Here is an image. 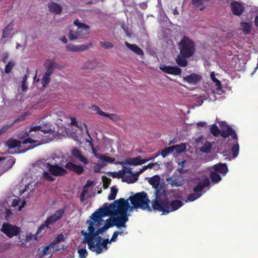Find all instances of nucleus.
Segmentation results:
<instances>
[{"instance_id":"nucleus-1","label":"nucleus","mask_w":258,"mask_h":258,"mask_svg":"<svg viewBox=\"0 0 258 258\" xmlns=\"http://www.w3.org/2000/svg\"><path fill=\"white\" fill-rule=\"evenodd\" d=\"M117 200L108 207L100 208L94 212L87 220L88 227L87 231H81L84 236V242L87 243L91 250L100 254L106 251L108 239L102 240L100 235L107 230L109 227L116 226L118 228H125L130 214H126L127 204Z\"/></svg>"},{"instance_id":"nucleus-2","label":"nucleus","mask_w":258,"mask_h":258,"mask_svg":"<svg viewBox=\"0 0 258 258\" xmlns=\"http://www.w3.org/2000/svg\"><path fill=\"white\" fill-rule=\"evenodd\" d=\"M40 131L44 134H47L51 132V130L49 127L43 128V127L40 125L33 126L29 129L28 132L18 134V138L23 140L22 142L17 140L10 139L6 142L5 146L9 149H13L17 147L22 148L24 147L25 149H22L19 152L25 153L42 143L40 139H42L43 136L40 133Z\"/></svg>"},{"instance_id":"nucleus-3","label":"nucleus","mask_w":258,"mask_h":258,"mask_svg":"<svg viewBox=\"0 0 258 258\" xmlns=\"http://www.w3.org/2000/svg\"><path fill=\"white\" fill-rule=\"evenodd\" d=\"M41 167L45 168L47 171H44L43 177L50 181L54 180L52 175L62 176L67 173L66 169L75 172L78 174L82 173L84 171L83 167L75 164L71 162H67L62 158L58 157L49 158L41 163Z\"/></svg>"},{"instance_id":"nucleus-4","label":"nucleus","mask_w":258,"mask_h":258,"mask_svg":"<svg viewBox=\"0 0 258 258\" xmlns=\"http://www.w3.org/2000/svg\"><path fill=\"white\" fill-rule=\"evenodd\" d=\"M182 205V203L179 200L173 201L169 204L164 194L155 199L152 204L154 210L162 212L163 214H167L169 212L174 211Z\"/></svg>"},{"instance_id":"nucleus-5","label":"nucleus","mask_w":258,"mask_h":258,"mask_svg":"<svg viewBox=\"0 0 258 258\" xmlns=\"http://www.w3.org/2000/svg\"><path fill=\"white\" fill-rule=\"evenodd\" d=\"M119 200H122L121 202L127 204L128 208L126 214H128L127 213L128 211H132L135 209L140 208L144 210L151 211L149 206L150 200L147 194L144 191L137 193L134 196L129 198L128 200L131 201L132 206L130 205L127 200L125 201L123 199H120Z\"/></svg>"},{"instance_id":"nucleus-6","label":"nucleus","mask_w":258,"mask_h":258,"mask_svg":"<svg viewBox=\"0 0 258 258\" xmlns=\"http://www.w3.org/2000/svg\"><path fill=\"white\" fill-rule=\"evenodd\" d=\"M151 159H152V158L143 159L141 156H138L135 158H128L123 161L115 162V164H118L122 165L123 167L122 169L117 172H110L108 174L109 176L113 178H121L122 179L123 174H124L125 165L137 166L142 165Z\"/></svg>"},{"instance_id":"nucleus-7","label":"nucleus","mask_w":258,"mask_h":258,"mask_svg":"<svg viewBox=\"0 0 258 258\" xmlns=\"http://www.w3.org/2000/svg\"><path fill=\"white\" fill-rule=\"evenodd\" d=\"M197 180L199 182L198 185L194 188V192L190 194L185 200V202L188 201L192 202L199 198L202 194L201 192L203 189L208 186L210 184V180L207 175H205L202 173L197 176Z\"/></svg>"},{"instance_id":"nucleus-8","label":"nucleus","mask_w":258,"mask_h":258,"mask_svg":"<svg viewBox=\"0 0 258 258\" xmlns=\"http://www.w3.org/2000/svg\"><path fill=\"white\" fill-rule=\"evenodd\" d=\"M74 24L78 28L76 31L71 30L69 33V38L71 41L86 38L88 35L89 26L84 23H81L78 19L74 21Z\"/></svg>"},{"instance_id":"nucleus-9","label":"nucleus","mask_w":258,"mask_h":258,"mask_svg":"<svg viewBox=\"0 0 258 258\" xmlns=\"http://www.w3.org/2000/svg\"><path fill=\"white\" fill-rule=\"evenodd\" d=\"M181 55L186 57H191L195 52L194 42L189 38L183 37L178 44Z\"/></svg>"},{"instance_id":"nucleus-10","label":"nucleus","mask_w":258,"mask_h":258,"mask_svg":"<svg viewBox=\"0 0 258 258\" xmlns=\"http://www.w3.org/2000/svg\"><path fill=\"white\" fill-rule=\"evenodd\" d=\"M220 125L225 126L226 129H222L220 131L216 124H213L210 127V132L214 136H218L220 135L222 137L226 138L231 136L232 138L237 140V136L234 130L231 127L226 125L225 122H221Z\"/></svg>"},{"instance_id":"nucleus-11","label":"nucleus","mask_w":258,"mask_h":258,"mask_svg":"<svg viewBox=\"0 0 258 258\" xmlns=\"http://www.w3.org/2000/svg\"><path fill=\"white\" fill-rule=\"evenodd\" d=\"M64 213V209H60L56 211L50 216H48L44 223L39 227L37 233L41 232L42 230L44 229L45 227L48 228L50 225L60 220L63 216Z\"/></svg>"},{"instance_id":"nucleus-12","label":"nucleus","mask_w":258,"mask_h":258,"mask_svg":"<svg viewBox=\"0 0 258 258\" xmlns=\"http://www.w3.org/2000/svg\"><path fill=\"white\" fill-rule=\"evenodd\" d=\"M132 168L129 167L128 165L124 166V174L123 176L122 181L127 183H133L136 182L141 173L139 171L133 172Z\"/></svg>"},{"instance_id":"nucleus-13","label":"nucleus","mask_w":258,"mask_h":258,"mask_svg":"<svg viewBox=\"0 0 258 258\" xmlns=\"http://www.w3.org/2000/svg\"><path fill=\"white\" fill-rule=\"evenodd\" d=\"M182 169H179L176 171L171 177L166 178V182L172 186L178 187L184 183L183 177L181 175Z\"/></svg>"},{"instance_id":"nucleus-14","label":"nucleus","mask_w":258,"mask_h":258,"mask_svg":"<svg viewBox=\"0 0 258 258\" xmlns=\"http://www.w3.org/2000/svg\"><path fill=\"white\" fill-rule=\"evenodd\" d=\"M149 183L152 185L153 187L155 188L156 198L155 199H157L158 197H160L163 194H159L160 190L163 187L164 182L161 180L159 175H156L152 177H148L147 178Z\"/></svg>"},{"instance_id":"nucleus-15","label":"nucleus","mask_w":258,"mask_h":258,"mask_svg":"<svg viewBox=\"0 0 258 258\" xmlns=\"http://www.w3.org/2000/svg\"><path fill=\"white\" fill-rule=\"evenodd\" d=\"M246 5L242 2L232 1L230 4V8L232 14L236 16H240L244 13Z\"/></svg>"},{"instance_id":"nucleus-16","label":"nucleus","mask_w":258,"mask_h":258,"mask_svg":"<svg viewBox=\"0 0 258 258\" xmlns=\"http://www.w3.org/2000/svg\"><path fill=\"white\" fill-rule=\"evenodd\" d=\"M33 182V179L30 175L28 174L25 175L19 184L17 185L20 195H21L23 194L28 188L29 185Z\"/></svg>"},{"instance_id":"nucleus-17","label":"nucleus","mask_w":258,"mask_h":258,"mask_svg":"<svg viewBox=\"0 0 258 258\" xmlns=\"http://www.w3.org/2000/svg\"><path fill=\"white\" fill-rule=\"evenodd\" d=\"M2 231L9 237H12L18 234L19 229L15 226L5 223L2 227Z\"/></svg>"},{"instance_id":"nucleus-18","label":"nucleus","mask_w":258,"mask_h":258,"mask_svg":"<svg viewBox=\"0 0 258 258\" xmlns=\"http://www.w3.org/2000/svg\"><path fill=\"white\" fill-rule=\"evenodd\" d=\"M160 69L167 74L174 75H179L181 73V69L177 66L172 67L163 64L160 66Z\"/></svg>"},{"instance_id":"nucleus-19","label":"nucleus","mask_w":258,"mask_h":258,"mask_svg":"<svg viewBox=\"0 0 258 258\" xmlns=\"http://www.w3.org/2000/svg\"><path fill=\"white\" fill-rule=\"evenodd\" d=\"M202 79L200 75L197 74H191L183 78V80L189 84L196 85Z\"/></svg>"},{"instance_id":"nucleus-20","label":"nucleus","mask_w":258,"mask_h":258,"mask_svg":"<svg viewBox=\"0 0 258 258\" xmlns=\"http://www.w3.org/2000/svg\"><path fill=\"white\" fill-rule=\"evenodd\" d=\"M71 154L74 157L83 164H89L88 159L82 154V152L77 148L74 147L72 148L71 150Z\"/></svg>"},{"instance_id":"nucleus-21","label":"nucleus","mask_w":258,"mask_h":258,"mask_svg":"<svg viewBox=\"0 0 258 258\" xmlns=\"http://www.w3.org/2000/svg\"><path fill=\"white\" fill-rule=\"evenodd\" d=\"M94 156L101 161L100 166L103 167L107 165V163H115V159L104 155L98 154L96 152L94 153Z\"/></svg>"},{"instance_id":"nucleus-22","label":"nucleus","mask_w":258,"mask_h":258,"mask_svg":"<svg viewBox=\"0 0 258 258\" xmlns=\"http://www.w3.org/2000/svg\"><path fill=\"white\" fill-rule=\"evenodd\" d=\"M44 66L46 69L45 72H48L50 74H52L55 68H58L57 64L54 60L51 59H47L44 62Z\"/></svg>"},{"instance_id":"nucleus-23","label":"nucleus","mask_w":258,"mask_h":258,"mask_svg":"<svg viewBox=\"0 0 258 258\" xmlns=\"http://www.w3.org/2000/svg\"><path fill=\"white\" fill-rule=\"evenodd\" d=\"M215 172L220 173L225 175L228 172V168L226 164L219 163L211 167Z\"/></svg>"},{"instance_id":"nucleus-24","label":"nucleus","mask_w":258,"mask_h":258,"mask_svg":"<svg viewBox=\"0 0 258 258\" xmlns=\"http://www.w3.org/2000/svg\"><path fill=\"white\" fill-rule=\"evenodd\" d=\"M12 27L9 25L7 26L3 30L1 42L3 44L6 43V41L4 40V39H11L12 37Z\"/></svg>"},{"instance_id":"nucleus-25","label":"nucleus","mask_w":258,"mask_h":258,"mask_svg":"<svg viewBox=\"0 0 258 258\" xmlns=\"http://www.w3.org/2000/svg\"><path fill=\"white\" fill-rule=\"evenodd\" d=\"M125 45L132 51L139 55H143L144 52L138 45L135 44H130L125 41Z\"/></svg>"},{"instance_id":"nucleus-26","label":"nucleus","mask_w":258,"mask_h":258,"mask_svg":"<svg viewBox=\"0 0 258 258\" xmlns=\"http://www.w3.org/2000/svg\"><path fill=\"white\" fill-rule=\"evenodd\" d=\"M49 10L56 14H58L61 12V7L57 3L50 2L48 4Z\"/></svg>"},{"instance_id":"nucleus-27","label":"nucleus","mask_w":258,"mask_h":258,"mask_svg":"<svg viewBox=\"0 0 258 258\" xmlns=\"http://www.w3.org/2000/svg\"><path fill=\"white\" fill-rule=\"evenodd\" d=\"M102 65L100 61L97 60H93L88 61L85 64V67L89 69H94L96 67H101Z\"/></svg>"},{"instance_id":"nucleus-28","label":"nucleus","mask_w":258,"mask_h":258,"mask_svg":"<svg viewBox=\"0 0 258 258\" xmlns=\"http://www.w3.org/2000/svg\"><path fill=\"white\" fill-rule=\"evenodd\" d=\"M171 147L172 149L173 154H180L184 152L186 149V146L185 144L183 143Z\"/></svg>"},{"instance_id":"nucleus-29","label":"nucleus","mask_w":258,"mask_h":258,"mask_svg":"<svg viewBox=\"0 0 258 258\" xmlns=\"http://www.w3.org/2000/svg\"><path fill=\"white\" fill-rule=\"evenodd\" d=\"M186 57L184 55H181L180 54L178 55L175 58V61L176 63L182 67H185L187 64V61L186 60Z\"/></svg>"},{"instance_id":"nucleus-30","label":"nucleus","mask_w":258,"mask_h":258,"mask_svg":"<svg viewBox=\"0 0 258 258\" xmlns=\"http://www.w3.org/2000/svg\"><path fill=\"white\" fill-rule=\"evenodd\" d=\"M210 177L212 182L214 183H217L221 180L220 175L215 171H213L211 170H210Z\"/></svg>"},{"instance_id":"nucleus-31","label":"nucleus","mask_w":258,"mask_h":258,"mask_svg":"<svg viewBox=\"0 0 258 258\" xmlns=\"http://www.w3.org/2000/svg\"><path fill=\"white\" fill-rule=\"evenodd\" d=\"M210 78L212 81L215 84V86L216 87V89L218 91H220L221 90V83L219 80L217 79L215 76V74L214 72H212L210 74Z\"/></svg>"},{"instance_id":"nucleus-32","label":"nucleus","mask_w":258,"mask_h":258,"mask_svg":"<svg viewBox=\"0 0 258 258\" xmlns=\"http://www.w3.org/2000/svg\"><path fill=\"white\" fill-rule=\"evenodd\" d=\"M242 30L246 34L250 33L251 31V25L247 22H241L240 24Z\"/></svg>"},{"instance_id":"nucleus-33","label":"nucleus","mask_w":258,"mask_h":258,"mask_svg":"<svg viewBox=\"0 0 258 258\" xmlns=\"http://www.w3.org/2000/svg\"><path fill=\"white\" fill-rule=\"evenodd\" d=\"M118 192V188L116 186H113L111 188V192L108 197V199L109 201L113 200L115 199L117 193Z\"/></svg>"},{"instance_id":"nucleus-34","label":"nucleus","mask_w":258,"mask_h":258,"mask_svg":"<svg viewBox=\"0 0 258 258\" xmlns=\"http://www.w3.org/2000/svg\"><path fill=\"white\" fill-rule=\"evenodd\" d=\"M51 75V74H49V73L45 72L44 76H43V78L42 79L41 83L43 85V86L45 87L48 83L50 81V77Z\"/></svg>"},{"instance_id":"nucleus-35","label":"nucleus","mask_w":258,"mask_h":258,"mask_svg":"<svg viewBox=\"0 0 258 258\" xmlns=\"http://www.w3.org/2000/svg\"><path fill=\"white\" fill-rule=\"evenodd\" d=\"M63 241H64V236L63 234H60L50 243V246H53L54 245L59 243L60 242Z\"/></svg>"},{"instance_id":"nucleus-36","label":"nucleus","mask_w":258,"mask_h":258,"mask_svg":"<svg viewBox=\"0 0 258 258\" xmlns=\"http://www.w3.org/2000/svg\"><path fill=\"white\" fill-rule=\"evenodd\" d=\"M103 116L107 117L115 122L118 121L120 119L119 116L117 114L113 113L110 114L105 112V114Z\"/></svg>"},{"instance_id":"nucleus-37","label":"nucleus","mask_w":258,"mask_h":258,"mask_svg":"<svg viewBox=\"0 0 258 258\" xmlns=\"http://www.w3.org/2000/svg\"><path fill=\"white\" fill-rule=\"evenodd\" d=\"M231 150L233 152V157L234 158L236 157L238 155L239 150V144L237 142L233 145Z\"/></svg>"},{"instance_id":"nucleus-38","label":"nucleus","mask_w":258,"mask_h":258,"mask_svg":"<svg viewBox=\"0 0 258 258\" xmlns=\"http://www.w3.org/2000/svg\"><path fill=\"white\" fill-rule=\"evenodd\" d=\"M170 153L173 154L172 149L171 146L165 148L164 149L162 150L160 154L164 158L169 155Z\"/></svg>"},{"instance_id":"nucleus-39","label":"nucleus","mask_w":258,"mask_h":258,"mask_svg":"<svg viewBox=\"0 0 258 258\" xmlns=\"http://www.w3.org/2000/svg\"><path fill=\"white\" fill-rule=\"evenodd\" d=\"M90 109H91L93 111L96 112V113L101 116H103L105 114V112L102 111L100 108L95 105H92L90 107Z\"/></svg>"},{"instance_id":"nucleus-40","label":"nucleus","mask_w":258,"mask_h":258,"mask_svg":"<svg viewBox=\"0 0 258 258\" xmlns=\"http://www.w3.org/2000/svg\"><path fill=\"white\" fill-rule=\"evenodd\" d=\"M14 66L15 62L12 60L10 61L6 66L5 68V73L6 74L10 73Z\"/></svg>"},{"instance_id":"nucleus-41","label":"nucleus","mask_w":258,"mask_h":258,"mask_svg":"<svg viewBox=\"0 0 258 258\" xmlns=\"http://www.w3.org/2000/svg\"><path fill=\"white\" fill-rule=\"evenodd\" d=\"M211 149V144L210 142H207L205 143L204 145L202 147L201 151L204 153H209Z\"/></svg>"},{"instance_id":"nucleus-42","label":"nucleus","mask_w":258,"mask_h":258,"mask_svg":"<svg viewBox=\"0 0 258 258\" xmlns=\"http://www.w3.org/2000/svg\"><path fill=\"white\" fill-rule=\"evenodd\" d=\"M99 45L101 47H103L105 49H111L113 47V44L109 42L100 41L99 42Z\"/></svg>"},{"instance_id":"nucleus-43","label":"nucleus","mask_w":258,"mask_h":258,"mask_svg":"<svg viewBox=\"0 0 258 258\" xmlns=\"http://www.w3.org/2000/svg\"><path fill=\"white\" fill-rule=\"evenodd\" d=\"M78 253L79 254V258H86L88 254L85 248L79 249L78 250Z\"/></svg>"},{"instance_id":"nucleus-44","label":"nucleus","mask_w":258,"mask_h":258,"mask_svg":"<svg viewBox=\"0 0 258 258\" xmlns=\"http://www.w3.org/2000/svg\"><path fill=\"white\" fill-rule=\"evenodd\" d=\"M91 46V44H82V45H78V52L85 51V50H87Z\"/></svg>"},{"instance_id":"nucleus-45","label":"nucleus","mask_w":258,"mask_h":258,"mask_svg":"<svg viewBox=\"0 0 258 258\" xmlns=\"http://www.w3.org/2000/svg\"><path fill=\"white\" fill-rule=\"evenodd\" d=\"M67 50L71 51L78 52V45L68 44L66 46Z\"/></svg>"},{"instance_id":"nucleus-46","label":"nucleus","mask_w":258,"mask_h":258,"mask_svg":"<svg viewBox=\"0 0 258 258\" xmlns=\"http://www.w3.org/2000/svg\"><path fill=\"white\" fill-rule=\"evenodd\" d=\"M71 119V123L77 127L79 128L81 130H83V126L82 125H79L76 120V118L71 117L70 118Z\"/></svg>"},{"instance_id":"nucleus-47","label":"nucleus","mask_w":258,"mask_h":258,"mask_svg":"<svg viewBox=\"0 0 258 258\" xmlns=\"http://www.w3.org/2000/svg\"><path fill=\"white\" fill-rule=\"evenodd\" d=\"M104 188H107L111 183V179L105 176L103 177Z\"/></svg>"},{"instance_id":"nucleus-48","label":"nucleus","mask_w":258,"mask_h":258,"mask_svg":"<svg viewBox=\"0 0 258 258\" xmlns=\"http://www.w3.org/2000/svg\"><path fill=\"white\" fill-rule=\"evenodd\" d=\"M12 125L13 123L4 125L2 128H0V135L6 132L12 126Z\"/></svg>"},{"instance_id":"nucleus-49","label":"nucleus","mask_w":258,"mask_h":258,"mask_svg":"<svg viewBox=\"0 0 258 258\" xmlns=\"http://www.w3.org/2000/svg\"><path fill=\"white\" fill-rule=\"evenodd\" d=\"M15 163V159L11 157L7 161L8 169L11 168Z\"/></svg>"},{"instance_id":"nucleus-50","label":"nucleus","mask_w":258,"mask_h":258,"mask_svg":"<svg viewBox=\"0 0 258 258\" xmlns=\"http://www.w3.org/2000/svg\"><path fill=\"white\" fill-rule=\"evenodd\" d=\"M154 163H150L147 165L144 166L142 168L140 169V172L142 173L144 171L148 169H153L154 167Z\"/></svg>"},{"instance_id":"nucleus-51","label":"nucleus","mask_w":258,"mask_h":258,"mask_svg":"<svg viewBox=\"0 0 258 258\" xmlns=\"http://www.w3.org/2000/svg\"><path fill=\"white\" fill-rule=\"evenodd\" d=\"M118 236V231H115L113 233L110 240V241L108 240V242L106 244V245L108 243H111V242H115V241H116V238H117Z\"/></svg>"},{"instance_id":"nucleus-52","label":"nucleus","mask_w":258,"mask_h":258,"mask_svg":"<svg viewBox=\"0 0 258 258\" xmlns=\"http://www.w3.org/2000/svg\"><path fill=\"white\" fill-rule=\"evenodd\" d=\"M209 0H192V3L194 5H199L203 4L204 2H207Z\"/></svg>"},{"instance_id":"nucleus-53","label":"nucleus","mask_w":258,"mask_h":258,"mask_svg":"<svg viewBox=\"0 0 258 258\" xmlns=\"http://www.w3.org/2000/svg\"><path fill=\"white\" fill-rule=\"evenodd\" d=\"M123 3L126 6H133L134 3L133 0H122Z\"/></svg>"},{"instance_id":"nucleus-54","label":"nucleus","mask_w":258,"mask_h":258,"mask_svg":"<svg viewBox=\"0 0 258 258\" xmlns=\"http://www.w3.org/2000/svg\"><path fill=\"white\" fill-rule=\"evenodd\" d=\"M197 126L198 128L200 127H206L207 126V123L205 121H200L197 123Z\"/></svg>"},{"instance_id":"nucleus-55","label":"nucleus","mask_w":258,"mask_h":258,"mask_svg":"<svg viewBox=\"0 0 258 258\" xmlns=\"http://www.w3.org/2000/svg\"><path fill=\"white\" fill-rule=\"evenodd\" d=\"M20 202V201L17 199H14L12 203V206L15 207L18 206Z\"/></svg>"},{"instance_id":"nucleus-56","label":"nucleus","mask_w":258,"mask_h":258,"mask_svg":"<svg viewBox=\"0 0 258 258\" xmlns=\"http://www.w3.org/2000/svg\"><path fill=\"white\" fill-rule=\"evenodd\" d=\"M53 247V246H50V244H49V245H48L44 248V249H43V256L46 255L47 253L49 247Z\"/></svg>"},{"instance_id":"nucleus-57","label":"nucleus","mask_w":258,"mask_h":258,"mask_svg":"<svg viewBox=\"0 0 258 258\" xmlns=\"http://www.w3.org/2000/svg\"><path fill=\"white\" fill-rule=\"evenodd\" d=\"M93 184V182L91 180H88L86 184L84 187V188L92 186Z\"/></svg>"},{"instance_id":"nucleus-58","label":"nucleus","mask_w":258,"mask_h":258,"mask_svg":"<svg viewBox=\"0 0 258 258\" xmlns=\"http://www.w3.org/2000/svg\"><path fill=\"white\" fill-rule=\"evenodd\" d=\"M86 190H85L84 189L83 190V191H82L81 194V200L82 201H84V197L86 194Z\"/></svg>"},{"instance_id":"nucleus-59","label":"nucleus","mask_w":258,"mask_h":258,"mask_svg":"<svg viewBox=\"0 0 258 258\" xmlns=\"http://www.w3.org/2000/svg\"><path fill=\"white\" fill-rule=\"evenodd\" d=\"M204 102V99L199 98L198 100L197 101L196 105L197 106L201 105Z\"/></svg>"},{"instance_id":"nucleus-60","label":"nucleus","mask_w":258,"mask_h":258,"mask_svg":"<svg viewBox=\"0 0 258 258\" xmlns=\"http://www.w3.org/2000/svg\"><path fill=\"white\" fill-rule=\"evenodd\" d=\"M86 142H87L88 143H89V145H90V147H91V148H92V152H93V153L94 154V153H95L96 152H95V151L94 148H93V145L92 143L91 142V141H90V140H88V139H87V140H86Z\"/></svg>"},{"instance_id":"nucleus-61","label":"nucleus","mask_w":258,"mask_h":258,"mask_svg":"<svg viewBox=\"0 0 258 258\" xmlns=\"http://www.w3.org/2000/svg\"><path fill=\"white\" fill-rule=\"evenodd\" d=\"M160 168V164H158L157 162L154 163V167L153 169L155 170H158Z\"/></svg>"},{"instance_id":"nucleus-62","label":"nucleus","mask_w":258,"mask_h":258,"mask_svg":"<svg viewBox=\"0 0 258 258\" xmlns=\"http://www.w3.org/2000/svg\"><path fill=\"white\" fill-rule=\"evenodd\" d=\"M9 54L8 53H6L4 54V57L3 58V61L5 63L6 62V59L8 58Z\"/></svg>"},{"instance_id":"nucleus-63","label":"nucleus","mask_w":258,"mask_h":258,"mask_svg":"<svg viewBox=\"0 0 258 258\" xmlns=\"http://www.w3.org/2000/svg\"><path fill=\"white\" fill-rule=\"evenodd\" d=\"M60 40L63 43H67L68 42L67 39L65 36H62L60 38Z\"/></svg>"},{"instance_id":"nucleus-64","label":"nucleus","mask_w":258,"mask_h":258,"mask_svg":"<svg viewBox=\"0 0 258 258\" xmlns=\"http://www.w3.org/2000/svg\"><path fill=\"white\" fill-rule=\"evenodd\" d=\"M254 23H255V25L256 26H258V15L255 18Z\"/></svg>"}]
</instances>
